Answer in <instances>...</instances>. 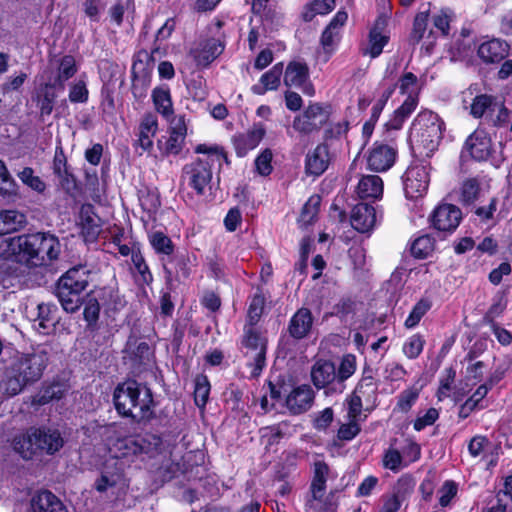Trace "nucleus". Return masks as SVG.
<instances>
[{
  "mask_svg": "<svg viewBox=\"0 0 512 512\" xmlns=\"http://www.w3.org/2000/svg\"><path fill=\"white\" fill-rule=\"evenodd\" d=\"M49 361V353L42 345L31 347L28 352L16 351L3 368L0 391L7 398L21 394L43 378Z\"/></svg>",
  "mask_w": 512,
  "mask_h": 512,
  "instance_id": "1",
  "label": "nucleus"
},
{
  "mask_svg": "<svg viewBox=\"0 0 512 512\" xmlns=\"http://www.w3.org/2000/svg\"><path fill=\"white\" fill-rule=\"evenodd\" d=\"M112 403L117 415L136 424H148L156 418L157 402L152 390L136 379L127 378L113 389Z\"/></svg>",
  "mask_w": 512,
  "mask_h": 512,
  "instance_id": "2",
  "label": "nucleus"
},
{
  "mask_svg": "<svg viewBox=\"0 0 512 512\" xmlns=\"http://www.w3.org/2000/svg\"><path fill=\"white\" fill-rule=\"evenodd\" d=\"M63 432L51 425L29 426L11 439V447L25 461L54 457L65 446Z\"/></svg>",
  "mask_w": 512,
  "mask_h": 512,
  "instance_id": "3",
  "label": "nucleus"
},
{
  "mask_svg": "<svg viewBox=\"0 0 512 512\" xmlns=\"http://www.w3.org/2000/svg\"><path fill=\"white\" fill-rule=\"evenodd\" d=\"M445 123L437 113L421 111L413 120L411 148L414 155L430 158L443 138Z\"/></svg>",
  "mask_w": 512,
  "mask_h": 512,
  "instance_id": "4",
  "label": "nucleus"
},
{
  "mask_svg": "<svg viewBox=\"0 0 512 512\" xmlns=\"http://www.w3.org/2000/svg\"><path fill=\"white\" fill-rule=\"evenodd\" d=\"M90 270L78 264L68 269L56 282L55 294L67 313H75L82 306L83 292L89 285Z\"/></svg>",
  "mask_w": 512,
  "mask_h": 512,
  "instance_id": "5",
  "label": "nucleus"
},
{
  "mask_svg": "<svg viewBox=\"0 0 512 512\" xmlns=\"http://www.w3.org/2000/svg\"><path fill=\"white\" fill-rule=\"evenodd\" d=\"M25 265L31 267L48 266L60 254V242L50 233L26 234Z\"/></svg>",
  "mask_w": 512,
  "mask_h": 512,
  "instance_id": "6",
  "label": "nucleus"
},
{
  "mask_svg": "<svg viewBox=\"0 0 512 512\" xmlns=\"http://www.w3.org/2000/svg\"><path fill=\"white\" fill-rule=\"evenodd\" d=\"M332 113L331 103L310 101L302 113L294 117L292 127L300 135L318 133L329 123Z\"/></svg>",
  "mask_w": 512,
  "mask_h": 512,
  "instance_id": "7",
  "label": "nucleus"
},
{
  "mask_svg": "<svg viewBox=\"0 0 512 512\" xmlns=\"http://www.w3.org/2000/svg\"><path fill=\"white\" fill-rule=\"evenodd\" d=\"M182 178L197 196H204L211 190L213 179L212 163L207 156L196 157L182 168Z\"/></svg>",
  "mask_w": 512,
  "mask_h": 512,
  "instance_id": "8",
  "label": "nucleus"
},
{
  "mask_svg": "<svg viewBox=\"0 0 512 512\" xmlns=\"http://www.w3.org/2000/svg\"><path fill=\"white\" fill-rule=\"evenodd\" d=\"M430 162L416 159L411 162L402 175L403 191L409 200L423 197L430 183Z\"/></svg>",
  "mask_w": 512,
  "mask_h": 512,
  "instance_id": "9",
  "label": "nucleus"
},
{
  "mask_svg": "<svg viewBox=\"0 0 512 512\" xmlns=\"http://www.w3.org/2000/svg\"><path fill=\"white\" fill-rule=\"evenodd\" d=\"M463 219L461 209L451 203H439L429 214L428 223L441 239L452 235Z\"/></svg>",
  "mask_w": 512,
  "mask_h": 512,
  "instance_id": "10",
  "label": "nucleus"
},
{
  "mask_svg": "<svg viewBox=\"0 0 512 512\" xmlns=\"http://www.w3.org/2000/svg\"><path fill=\"white\" fill-rule=\"evenodd\" d=\"M195 261L196 256L187 249H177L162 262L166 282L170 283L173 279L178 282L189 279Z\"/></svg>",
  "mask_w": 512,
  "mask_h": 512,
  "instance_id": "11",
  "label": "nucleus"
},
{
  "mask_svg": "<svg viewBox=\"0 0 512 512\" xmlns=\"http://www.w3.org/2000/svg\"><path fill=\"white\" fill-rule=\"evenodd\" d=\"M52 171L58 178L59 185L66 194L74 196V194L80 190L77 177L73 173L71 166L68 164L61 141H59L55 147V153L52 160Z\"/></svg>",
  "mask_w": 512,
  "mask_h": 512,
  "instance_id": "12",
  "label": "nucleus"
},
{
  "mask_svg": "<svg viewBox=\"0 0 512 512\" xmlns=\"http://www.w3.org/2000/svg\"><path fill=\"white\" fill-rule=\"evenodd\" d=\"M389 16L386 13H380L375 18L368 32V44L362 49V55L370 56L372 59L379 57L384 47L390 41V33L387 30Z\"/></svg>",
  "mask_w": 512,
  "mask_h": 512,
  "instance_id": "13",
  "label": "nucleus"
},
{
  "mask_svg": "<svg viewBox=\"0 0 512 512\" xmlns=\"http://www.w3.org/2000/svg\"><path fill=\"white\" fill-rule=\"evenodd\" d=\"M492 139L489 133L484 129H476L465 140L461 158L466 157L477 161H487L492 154Z\"/></svg>",
  "mask_w": 512,
  "mask_h": 512,
  "instance_id": "14",
  "label": "nucleus"
},
{
  "mask_svg": "<svg viewBox=\"0 0 512 512\" xmlns=\"http://www.w3.org/2000/svg\"><path fill=\"white\" fill-rule=\"evenodd\" d=\"M397 156L398 151L395 147L382 141H375L367 152V168L377 173L386 172L395 164Z\"/></svg>",
  "mask_w": 512,
  "mask_h": 512,
  "instance_id": "15",
  "label": "nucleus"
},
{
  "mask_svg": "<svg viewBox=\"0 0 512 512\" xmlns=\"http://www.w3.org/2000/svg\"><path fill=\"white\" fill-rule=\"evenodd\" d=\"M312 475L309 483V490L306 496V506L312 507L314 501L321 499L327 490V482L330 478L331 469L324 460H315L311 467Z\"/></svg>",
  "mask_w": 512,
  "mask_h": 512,
  "instance_id": "16",
  "label": "nucleus"
},
{
  "mask_svg": "<svg viewBox=\"0 0 512 512\" xmlns=\"http://www.w3.org/2000/svg\"><path fill=\"white\" fill-rule=\"evenodd\" d=\"M266 135V127L262 122L253 123L252 127L246 132H239L232 136L231 143L236 156L245 157L250 151L254 150Z\"/></svg>",
  "mask_w": 512,
  "mask_h": 512,
  "instance_id": "17",
  "label": "nucleus"
},
{
  "mask_svg": "<svg viewBox=\"0 0 512 512\" xmlns=\"http://www.w3.org/2000/svg\"><path fill=\"white\" fill-rule=\"evenodd\" d=\"M225 49V42L219 38H208L201 41L197 47L191 48L190 57L198 68H207Z\"/></svg>",
  "mask_w": 512,
  "mask_h": 512,
  "instance_id": "18",
  "label": "nucleus"
},
{
  "mask_svg": "<svg viewBox=\"0 0 512 512\" xmlns=\"http://www.w3.org/2000/svg\"><path fill=\"white\" fill-rule=\"evenodd\" d=\"M311 381L318 389H329L333 392L339 391L337 386V375L335 364L327 359H318L311 367Z\"/></svg>",
  "mask_w": 512,
  "mask_h": 512,
  "instance_id": "19",
  "label": "nucleus"
},
{
  "mask_svg": "<svg viewBox=\"0 0 512 512\" xmlns=\"http://www.w3.org/2000/svg\"><path fill=\"white\" fill-rule=\"evenodd\" d=\"M331 163L330 148L327 143H318L305 156L304 171L307 176L319 177L326 172Z\"/></svg>",
  "mask_w": 512,
  "mask_h": 512,
  "instance_id": "20",
  "label": "nucleus"
},
{
  "mask_svg": "<svg viewBox=\"0 0 512 512\" xmlns=\"http://www.w3.org/2000/svg\"><path fill=\"white\" fill-rule=\"evenodd\" d=\"M315 392L309 384L293 387L285 398V406L292 415L307 412L313 405Z\"/></svg>",
  "mask_w": 512,
  "mask_h": 512,
  "instance_id": "21",
  "label": "nucleus"
},
{
  "mask_svg": "<svg viewBox=\"0 0 512 512\" xmlns=\"http://www.w3.org/2000/svg\"><path fill=\"white\" fill-rule=\"evenodd\" d=\"M59 86L52 81L40 83L32 94V101L39 110V116L43 120L52 114L57 102Z\"/></svg>",
  "mask_w": 512,
  "mask_h": 512,
  "instance_id": "22",
  "label": "nucleus"
},
{
  "mask_svg": "<svg viewBox=\"0 0 512 512\" xmlns=\"http://www.w3.org/2000/svg\"><path fill=\"white\" fill-rule=\"evenodd\" d=\"M510 53V44L500 38H491L482 42L477 55L485 64H500Z\"/></svg>",
  "mask_w": 512,
  "mask_h": 512,
  "instance_id": "23",
  "label": "nucleus"
},
{
  "mask_svg": "<svg viewBox=\"0 0 512 512\" xmlns=\"http://www.w3.org/2000/svg\"><path fill=\"white\" fill-rule=\"evenodd\" d=\"M92 291L108 316L119 313L127 305L125 296L120 292L117 285L97 287Z\"/></svg>",
  "mask_w": 512,
  "mask_h": 512,
  "instance_id": "24",
  "label": "nucleus"
},
{
  "mask_svg": "<svg viewBox=\"0 0 512 512\" xmlns=\"http://www.w3.org/2000/svg\"><path fill=\"white\" fill-rule=\"evenodd\" d=\"M30 512H69L64 502L48 489L34 492L29 501Z\"/></svg>",
  "mask_w": 512,
  "mask_h": 512,
  "instance_id": "25",
  "label": "nucleus"
},
{
  "mask_svg": "<svg viewBox=\"0 0 512 512\" xmlns=\"http://www.w3.org/2000/svg\"><path fill=\"white\" fill-rule=\"evenodd\" d=\"M186 135L187 127L184 122L171 127L167 138L162 137L157 140V147L161 156L164 158L179 155L184 147Z\"/></svg>",
  "mask_w": 512,
  "mask_h": 512,
  "instance_id": "26",
  "label": "nucleus"
},
{
  "mask_svg": "<svg viewBox=\"0 0 512 512\" xmlns=\"http://www.w3.org/2000/svg\"><path fill=\"white\" fill-rule=\"evenodd\" d=\"M59 309L54 303H40L37 305V316L34 327L44 335L55 333L59 324Z\"/></svg>",
  "mask_w": 512,
  "mask_h": 512,
  "instance_id": "27",
  "label": "nucleus"
},
{
  "mask_svg": "<svg viewBox=\"0 0 512 512\" xmlns=\"http://www.w3.org/2000/svg\"><path fill=\"white\" fill-rule=\"evenodd\" d=\"M313 323L314 317L311 310L306 307H301L290 318L287 332L292 339L300 341L309 336L312 331Z\"/></svg>",
  "mask_w": 512,
  "mask_h": 512,
  "instance_id": "28",
  "label": "nucleus"
},
{
  "mask_svg": "<svg viewBox=\"0 0 512 512\" xmlns=\"http://www.w3.org/2000/svg\"><path fill=\"white\" fill-rule=\"evenodd\" d=\"M80 216V234L85 243L97 242L101 226L96 222L95 217H98L95 208L90 203L82 204L79 212Z\"/></svg>",
  "mask_w": 512,
  "mask_h": 512,
  "instance_id": "29",
  "label": "nucleus"
},
{
  "mask_svg": "<svg viewBox=\"0 0 512 512\" xmlns=\"http://www.w3.org/2000/svg\"><path fill=\"white\" fill-rule=\"evenodd\" d=\"M377 216L375 208L364 202L357 203L351 212V226L359 233H368L373 230Z\"/></svg>",
  "mask_w": 512,
  "mask_h": 512,
  "instance_id": "30",
  "label": "nucleus"
},
{
  "mask_svg": "<svg viewBox=\"0 0 512 512\" xmlns=\"http://www.w3.org/2000/svg\"><path fill=\"white\" fill-rule=\"evenodd\" d=\"M26 234L0 239V260L25 264Z\"/></svg>",
  "mask_w": 512,
  "mask_h": 512,
  "instance_id": "31",
  "label": "nucleus"
},
{
  "mask_svg": "<svg viewBox=\"0 0 512 512\" xmlns=\"http://www.w3.org/2000/svg\"><path fill=\"white\" fill-rule=\"evenodd\" d=\"M158 130V119L153 113L144 114L140 124L138 139L134 146H139L144 152L150 153L153 150V137Z\"/></svg>",
  "mask_w": 512,
  "mask_h": 512,
  "instance_id": "32",
  "label": "nucleus"
},
{
  "mask_svg": "<svg viewBox=\"0 0 512 512\" xmlns=\"http://www.w3.org/2000/svg\"><path fill=\"white\" fill-rule=\"evenodd\" d=\"M284 64L278 62L260 77V84L251 87V91L256 95H264L267 91L277 90L281 83Z\"/></svg>",
  "mask_w": 512,
  "mask_h": 512,
  "instance_id": "33",
  "label": "nucleus"
},
{
  "mask_svg": "<svg viewBox=\"0 0 512 512\" xmlns=\"http://www.w3.org/2000/svg\"><path fill=\"white\" fill-rule=\"evenodd\" d=\"M82 305L84 307L83 319L86 322V331L90 333L98 331V322L102 306L92 290L84 295Z\"/></svg>",
  "mask_w": 512,
  "mask_h": 512,
  "instance_id": "34",
  "label": "nucleus"
},
{
  "mask_svg": "<svg viewBox=\"0 0 512 512\" xmlns=\"http://www.w3.org/2000/svg\"><path fill=\"white\" fill-rule=\"evenodd\" d=\"M67 392L66 386L59 382L53 381L43 385L38 393L32 396L31 404L35 406H44L52 401L61 400Z\"/></svg>",
  "mask_w": 512,
  "mask_h": 512,
  "instance_id": "35",
  "label": "nucleus"
},
{
  "mask_svg": "<svg viewBox=\"0 0 512 512\" xmlns=\"http://www.w3.org/2000/svg\"><path fill=\"white\" fill-rule=\"evenodd\" d=\"M148 242L162 262H165V259L177 250L172 239L161 230L149 232Z\"/></svg>",
  "mask_w": 512,
  "mask_h": 512,
  "instance_id": "36",
  "label": "nucleus"
},
{
  "mask_svg": "<svg viewBox=\"0 0 512 512\" xmlns=\"http://www.w3.org/2000/svg\"><path fill=\"white\" fill-rule=\"evenodd\" d=\"M498 107L497 97L492 94H477L470 104V115L475 119L492 116Z\"/></svg>",
  "mask_w": 512,
  "mask_h": 512,
  "instance_id": "37",
  "label": "nucleus"
},
{
  "mask_svg": "<svg viewBox=\"0 0 512 512\" xmlns=\"http://www.w3.org/2000/svg\"><path fill=\"white\" fill-rule=\"evenodd\" d=\"M310 78V71L307 63L301 61H290L284 72V85L297 87L304 85Z\"/></svg>",
  "mask_w": 512,
  "mask_h": 512,
  "instance_id": "38",
  "label": "nucleus"
},
{
  "mask_svg": "<svg viewBox=\"0 0 512 512\" xmlns=\"http://www.w3.org/2000/svg\"><path fill=\"white\" fill-rule=\"evenodd\" d=\"M151 97L156 112L165 119H169L174 115L171 92L167 85L156 86L152 90Z\"/></svg>",
  "mask_w": 512,
  "mask_h": 512,
  "instance_id": "39",
  "label": "nucleus"
},
{
  "mask_svg": "<svg viewBox=\"0 0 512 512\" xmlns=\"http://www.w3.org/2000/svg\"><path fill=\"white\" fill-rule=\"evenodd\" d=\"M357 194L361 199H379L383 195V180L378 175H365L359 180Z\"/></svg>",
  "mask_w": 512,
  "mask_h": 512,
  "instance_id": "40",
  "label": "nucleus"
},
{
  "mask_svg": "<svg viewBox=\"0 0 512 512\" xmlns=\"http://www.w3.org/2000/svg\"><path fill=\"white\" fill-rule=\"evenodd\" d=\"M416 486L415 477L411 473L402 474L392 486V491L388 494L394 500L399 501V504H403L408 501L413 494Z\"/></svg>",
  "mask_w": 512,
  "mask_h": 512,
  "instance_id": "41",
  "label": "nucleus"
},
{
  "mask_svg": "<svg viewBox=\"0 0 512 512\" xmlns=\"http://www.w3.org/2000/svg\"><path fill=\"white\" fill-rule=\"evenodd\" d=\"M364 388H371V391L374 392L376 387L373 382V378L371 376L363 377L355 389V394L351 397L348 405V418L349 420L357 421L362 412V399L359 394H364Z\"/></svg>",
  "mask_w": 512,
  "mask_h": 512,
  "instance_id": "42",
  "label": "nucleus"
},
{
  "mask_svg": "<svg viewBox=\"0 0 512 512\" xmlns=\"http://www.w3.org/2000/svg\"><path fill=\"white\" fill-rule=\"evenodd\" d=\"M26 223V217L17 210L0 211V236L20 230Z\"/></svg>",
  "mask_w": 512,
  "mask_h": 512,
  "instance_id": "43",
  "label": "nucleus"
},
{
  "mask_svg": "<svg viewBox=\"0 0 512 512\" xmlns=\"http://www.w3.org/2000/svg\"><path fill=\"white\" fill-rule=\"evenodd\" d=\"M159 51L158 46H154L149 53L145 49H140L133 55L131 75H142L147 72L152 76L153 64L155 61L154 54Z\"/></svg>",
  "mask_w": 512,
  "mask_h": 512,
  "instance_id": "44",
  "label": "nucleus"
},
{
  "mask_svg": "<svg viewBox=\"0 0 512 512\" xmlns=\"http://www.w3.org/2000/svg\"><path fill=\"white\" fill-rule=\"evenodd\" d=\"M194 152L196 154H202L207 156L210 162L213 164L217 162L218 164V172L222 169V163L224 162L227 166L231 165V160L228 156L225 148L218 144L208 145L206 143H200L195 146Z\"/></svg>",
  "mask_w": 512,
  "mask_h": 512,
  "instance_id": "45",
  "label": "nucleus"
},
{
  "mask_svg": "<svg viewBox=\"0 0 512 512\" xmlns=\"http://www.w3.org/2000/svg\"><path fill=\"white\" fill-rule=\"evenodd\" d=\"M489 392V387L487 383L481 384L475 392L468 398L466 401L460 405L458 411L459 419L468 418L476 409L484 408L481 405L482 400L486 397Z\"/></svg>",
  "mask_w": 512,
  "mask_h": 512,
  "instance_id": "46",
  "label": "nucleus"
},
{
  "mask_svg": "<svg viewBox=\"0 0 512 512\" xmlns=\"http://www.w3.org/2000/svg\"><path fill=\"white\" fill-rule=\"evenodd\" d=\"M57 70V76L52 82L59 86V91H63L65 89V82L74 77L78 71L74 56L68 54L61 57Z\"/></svg>",
  "mask_w": 512,
  "mask_h": 512,
  "instance_id": "47",
  "label": "nucleus"
},
{
  "mask_svg": "<svg viewBox=\"0 0 512 512\" xmlns=\"http://www.w3.org/2000/svg\"><path fill=\"white\" fill-rule=\"evenodd\" d=\"M266 304V297L261 287H257L256 292L251 296L247 310V324L254 327L260 321Z\"/></svg>",
  "mask_w": 512,
  "mask_h": 512,
  "instance_id": "48",
  "label": "nucleus"
},
{
  "mask_svg": "<svg viewBox=\"0 0 512 512\" xmlns=\"http://www.w3.org/2000/svg\"><path fill=\"white\" fill-rule=\"evenodd\" d=\"M169 437V434L163 433L162 435L152 432H146L143 436H138V441L143 447V454L154 456L164 451V440Z\"/></svg>",
  "mask_w": 512,
  "mask_h": 512,
  "instance_id": "49",
  "label": "nucleus"
},
{
  "mask_svg": "<svg viewBox=\"0 0 512 512\" xmlns=\"http://www.w3.org/2000/svg\"><path fill=\"white\" fill-rule=\"evenodd\" d=\"M127 352L131 363L135 367L147 366L154 358L153 350L145 341L137 343L134 347H129Z\"/></svg>",
  "mask_w": 512,
  "mask_h": 512,
  "instance_id": "50",
  "label": "nucleus"
},
{
  "mask_svg": "<svg viewBox=\"0 0 512 512\" xmlns=\"http://www.w3.org/2000/svg\"><path fill=\"white\" fill-rule=\"evenodd\" d=\"M435 238L430 234H423L412 241L410 253L415 259L428 258L435 249Z\"/></svg>",
  "mask_w": 512,
  "mask_h": 512,
  "instance_id": "51",
  "label": "nucleus"
},
{
  "mask_svg": "<svg viewBox=\"0 0 512 512\" xmlns=\"http://www.w3.org/2000/svg\"><path fill=\"white\" fill-rule=\"evenodd\" d=\"M115 447L118 451L117 458L133 459L143 455V447L138 441L137 437H124L116 441Z\"/></svg>",
  "mask_w": 512,
  "mask_h": 512,
  "instance_id": "52",
  "label": "nucleus"
},
{
  "mask_svg": "<svg viewBox=\"0 0 512 512\" xmlns=\"http://www.w3.org/2000/svg\"><path fill=\"white\" fill-rule=\"evenodd\" d=\"M211 391V384L207 375L200 373L195 376L194 379V402L195 405L204 409L208 403L209 395Z\"/></svg>",
  "mask_w": 512,
  "mask_h": 512,
  "instance_id": "53",
  "label": "nucleus"
},
{
  "mask_svg": "<svg viewBox=\"0 0 512 512\" xmlns=\"http://www.w3.org/2000/svg\"><path fill=\"white\" fill-rule=\"evenodd\" d=\"M338 492L339 489L337 488L331 489L326 496L324 495L321 499L314 501L310 508L306 506L305 502L304 512H337L339 502L336 499V495Z\"/></svg>",
  "mask_w": 512,
  "mask_h": 512,
  "instance_id": "54",
  "label": "nucleus"
},
{
  "mask_svg": "<svg viewBox=\"0 0 512 512\" xmlns=\"http://www.w3.org/2000/svg\"><path fill=\"white\" fill-rule=\"evenodd\" d=\"M379 88H382V91L379 95V98L373 104L372 109H371V114L369 117V120H372L375 122H378L380 115H381L383 109L385 108L388 100L394 94V92L397 88V83L386 84L384 82H381L379 84Z\"/></svg>",
  "mask_w": 512,
  "mask_h": 512,
  "instance_id": "55",
  "label": "nucleus"
},
{
  "mask_svg": "<svg viewBox=\"0 0 512 512\" xmlns=\"http://www.w3.org/2000/svg\"><path fill=\"white\" fill-rule=\"evenodd\" d=\"M266 383L269 388L270 398L275 401H279L283 394H288L292 387L287 376L284 374H271Z\"/></svg>",
  "mask_w": 512,
  "mask_h": 512,
  "instance_id": "56",
  "label": "nucleus"
},
{
  "mask_svg": "<svg viewBox=\"0 0 512 512\" xmlns=\"http://www.w3.org/2000/svg\"><path fill=\"white\" fill-rule=\"evenodd\" d=\"M321 202L322 198L319 194L311 195L301 209L299 222L306 226L313 224L317 220Z\"/></svg>",
  "mask_w": 512,
  "mask_h": 512,
  "instance_id": "57",
  "label": "nucleus"
},
{
  "mask_svg": "<svg viewBox=\"0 0 512 512\" xmlns=\"http://www.w3.org/2000/svg\"><path fill=\"white\" fill-rule=\"evenodd\" d=\"M431 307L432 301L429 298H421L417 301L404 321L405 328L413 329L418 326L421 319L427 314Z\"/></svg>",
  "mask_w": 512,
  "mask_h": 512,
  "instance_id": "58",
  "label": "nucleus"
},
{
  "mask_svg": "<svg viewBox=\"0 0 512 512\" xmlns=\"http://www.w3.org/2000/svg\"><path fill=\"white\" fill-rule=\"evenodd\" d=\"M356 371V356L353 354H346L341 358L338 369H336L337 386L339 392L344 389V382L349 379Z\"/></svg>",
  "mask_w": 512,
  "mask_h": 512,
  "instance_id": "59",
  "label": "nucleus"
},
{
  "mask_svg": "<svg viewBox=\"0 0 512 512\" xmlns=\"http://www.w3.org/2000/svg\"><path fill=\"white\" fill-rule=\"evenodd\" d=\"M429 21V12L423 11L418 12L413 20L412 30L408 37V42L410 45H417L424 38L425 32L427 30V25Z\"/></svg>",
  "mask_w": 512,
  "mask_h": 512,
  "instance_id": "60",
  "label": "nucleus"
},
{
  "mask_svg": "<svg viewBox=\"0 0 512 512\" xmlns=\"http://www.w3.org/2000/svg\"><path fill=\"white\" fill-rule=\"evenodd\" d=\"M152 82V76L144 72L142 75H131V93L137 102L143 101L148 94Z\"/></svg>",
  "mask_w": 512,
  "mask_h": 512,
  "instance_id": "61",
  "label": "nucleus"
},
{
  "mask_svg": "<svg viewBox=\"0 0 512 512\" xmlns=\"http://www.w3.org/2000/svg\"><path fill=\"white\" fill-rule=\"evenodd\" d=\"M382 465L385 469H389L394 473H397L402 468L407 467V463L403 462L402 453L392 446L384 451L382 456Z\"/></svg>",
  "mask_w": 512,
  "mask_h": 512,
  "instance_id": "62",
  "label": "nucleus"
},
{
  "mask_svg": "<svg viewBox=\"0 0 512 512\" xmlns=\"http://www.w3.org/2000/svg\"><path fill=\"white\" fill-rule=\"evenodd\" d=\"M425 343L426 341L420 333L413 334L404 342L402 351L408 359H416L422 353Z\"/></svg>",
  "mask_w": 512,
  "mask_h": 512,
  "instance_id": "63",
  "label": "nucleus"
},
{
  "mask_svg": "<svg viewBox=\"0 0 512 512\" xmlns=\"http://www.w3.org/2000/svg\"><path fill=\"white\" fill-rule=\"evenodd\" d=\"M242 345L253 352H258L264 345L267 348L268 341L253 327L244 330Z\"/></svg>",
  "mask_w": 512,
  "mask_h": 512,
  "instance_id": "64",
  "label": "nucleus"
}]
</instances>
